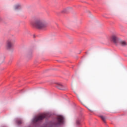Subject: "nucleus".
<instances>
[{
	"mask_svg": "<svg viewBox=\"0 0 127 127\" xmlns=\"http://www.w3.org/2000/svg\"><path fill=\"white\" fill-rule=\"evenodd\" d=\"M6 47L7 49H11V48L13 47V42L11 40H8L7 41Z\"/></svg>",
	"mask_w": 127,
	"mask_h": 127,
	"instance_id": "5",
	"label": "nucleus"
},
{
	"mask_svg": "<svg viewBox=\"0 0 127 127\" xmlns=\"http://www.w3.org/2000/svg\"><path fill=\"white\" fill-rule=\"evenodd\" d=\"M99 118H100V119H101L102 121L103 122V123L105 124H107V122L106 121V117H105L104 116H103V115H100L99 116Z\"/></svg>",
	"mask_w": 127,
	"mask_h": 127,
	"instance_id": "8",
	"label": "nucleus"
},
{
	"mask_svg": "<svg viewBox=\"0 0 127 127\" xmlns=\"http://www.w3.org/2000/svg\"><path fill=\"white\" fill-rule=\"evenodd\" d=\"M88 110H89V111H90V112H91V113L93 112L92 110H90L89 108H87Z\"/></svg>",
	"mask_w": 127,
	"mask_h": 127,
	"instance_id": "13",
	"label": "nucleus"
},
{
	"mask_svg": "<svg viewBox=\"0 0 127 127\" xmlns=\"http://www.w3.org/2000/svg\"><path fill=\"white\" fill-rule=\"evenodd\" d=\"M16 124L19 126V125H21V124H22V121L21 120H17L16 121Z\"/></svg>",
	"mask_w": 127,
	"mask_h": 127,
	"instance_id": "10",
	"label": "nucleus"
},
{
	"mask_svg": "<svg viewBox=\"0 0 127 127\" xmlns=\"http://www.w3.org/2000/svg\"><path fill=\"white\" fill-rule=\"evenodd\" d=\"M47 118H48V115L46 114L40 115L38 117H36L33 120V123H34V124H36V123H38V122L43 121V120H44V119H47Z\"/></svg>",
	"mask_w": 127,
	"mask_h": 127,
	"instance_id": "3",
	"label": "nucleus"
},
{
	"mask_svg": "<svg viewBox=\"0 0 127 127\" xmlns=\"http://www.w3.org/2000/svg\"><path fill=\"white\" fill-rule=\"evenodd\" d=\"M57 122H50L48 124L51 127H59L64 124V117L63 116H60L57 118Z\"/></svg>",
	"mask_w": 127,
	"mask_h": 127,
	"instance_id": "2",
	"label": "nucleus"
},
{
	"mask_svg": "<svg viewBox=\"0 0 127 127\" xmlns=\"http://www.w3.org/2000/svg\"><path fill=\"white\" fill-rule=\"evenodd\" d=\"M2 19H1V18L0 17V21H1Z\"/></svg>",
	"mask_w": 127,
	"mask_h": 127,
	"instance_id": "14",
	"label": "nucleus"
},
{
	"mask_svg": "<svg viewBox=\"0 0 127 127\" xmlns=\"http://www.w3.org/2000/svg\"><path fill=\"white\" fill-rule=\"evenodd\" d=\"M21 6L20 5H17L15 6V9H19V8H21Z\"/></svg>",
	"mask_w": 127,
	"mask_h": 127,
	"instance_id": "11",
	"label": "nucleus"
},
{
	"mask_svg": "<svg viewBox=\"0 0 127 127\" xmlns=\"http://www.w3.org/2000/svg\"><path fill=\"white\" fill-rule=\"evenodd\" d=\"M84 106H85V107H87V106H86V105H84Z\"/></svg>",
	"mask_w": 127,
	"mask_h": 127,
	"instance_id": "15",
	"label": "nucleus"
},
{
	"mask_svg": "<svg viewBox=\"0 0 127 127\" xmlns=\"http://www.w3.org/2000/svg\"><path fill=\"white\" fill-rule=\"evenodd\" d=\"M31 24L34 27H36L38 29H44V28H46L48 26L47 23L43 22L42 20L40 18L34 19L31 22Z\"/></svg>",
	"mask_w": 127,
	"mask_h": 127,
	"instance_id": "1",
	"label": "nucleus"
},
{
	"mask_svg": "<svg viewBox=\"0 0 127 127\" xmlns=\"http://www.w3.org/2000/svg\"><path fill=\"white\" fill-rule=\"evenodd\" d=\"M62 12L63 13H66L67 12V9H64Z\"/></svg>",
	"mask_w": 127,
	"mask_h": 127,
	"instance_id": "12",
	"label": "nucleus"
},
{
	"mask_svg": "<svg viewBox=\"0 0 127 127\" xmlns=\"http://www.w3.org/2000/svg\"><path fill=\"white\" fill-rule=\"evenodd\" d=\"M119 44L121 45V46H127V43L125 41H121L119 42Z\"/></svg>",
	"mask_w": 127,
	"mask_h": 127,
	"instance_id": "9",
	"label": "nucleus"
},
{
	"mask_svg": "<svg viewBox=\"0 0 127 127\" xmlns=\"http://www.w3.org/2000/svg\"><path fill=\"white\" fill-rule=\"evenodd\" d=\"M83 119H84V115L82 114H80L76 121L77 126H81V120H83Z\"/></svg>",
	"mask_w": 127,
	"mask_h": 127,
	"instance_id": "4",
	"label": "nucleus"
},
{
	"mask_svg": "<svg viewBox=\"0 0 127 127\" xmlns=\"http://www.w3.org/2000/svg\"><path fill=\"white\" fill-rule=\"evenodd\" d=\"M56 87L59 90H64L65 89L64 86H63V85H62L61 83H58L56 85Z\"/></svg>",
	"mask_w": 127,
	"mask_h": 127,
	"instance_id": "7",
	"label": "nucleus"
},
{
	"mask_svg": "<svg viewBox=\"0 0 127 127\" xmlns=\"http://www.w3.org/2000/svg\"><path fill=\"white\" fill-rule=\"evenodd\" d=\"M112 40L114 43L115 44H117L118 43V40H119V39L118 38V37L115 35H113L112 37Z\"/></svg>",
	"mask_w": 127,
	"mask_h": 127,
	"instance_id": "6",
	"label": "nucleus"
}]
</instances>
